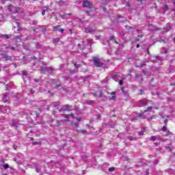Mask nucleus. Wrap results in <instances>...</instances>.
I'll return each mask as SVG.
<instances>
[{"label": "nucleus", "mask_w": 175, "mask_h": 175, "mask_svg": "<svg viewBox=\"0 0 175 175\" xmlns=\"http://www.w3.org/2000/svg\"><path fill=\"white\" fill-rule=\"evenodd\" d=\"M92 61L94 62V66H96V68H102V66H103V62L100 61L99 56L93 57Z\"/></svg>", "instance_id": "f257e3e1"}, {"label": "nucleus", "mask_w": 175, "mask_h": 175, "mask_svg": "<svg viewBox=\"0 0 175 175\" xmlns=\"http://www.w3.org/2000/svg\"><path fill=\"white\" fill-rule=\"evenodd\" d=\"M53 72H54V68H53V67H42L41 68V73H43L44 75H51Z\"/></svg>", "instance_id": "f03ea898"}, {"label": "nucleus", "mask_w": 175, "mask_h": 175, "mask_svg": "<svg viewBox=\"0 0 175 175\" xmlns=\"http://www.w3.org/2000/svg\"><path fill=\"white\" fill-rule=\"evenodd\" d=\"M8 10L9 12H11V13H18L20 12L21 9L18 7L13 6V5H8Z\"/></svg>", "instance_id": "7ed1b4c3"}, {"label": "nucleus", "mask_w": 175, "mask_h": 175, "mask_svg": "<svg viewBox=\"0 0 175 175\" xmlns=\"http://www.w3.org/2000/svg\"><path fill=\"white\" fill-rule=\"evenodd\" d=\"M72 110H73V108L72 105H65L62 107L59 108V111H72Z\"/></svg>", "instance_id": "20e7f679"}, {"label": "nucleus", "mask_w": 175, "mask_h": 175, "mask_svg": "<svg viewBox=\"0 0 175 175\" xmlns=\"http://www.w3.org/2000/svg\"><path fill=\"white\" fill-rule=\"evenodd\" d=\"M83 8H88V9H94V5L87 0L83 2Z\"/></svg>", "instance_id": "39448f33"}, {"label": "nucleus", "mask_w": 175, "mask_h": 175, "mask_svg": "<svg viewBox=\"0 0 175 175\" xmlns=\"http://www.w3.org/2000/svg\"><path fill=\"white\" fill-rule=\"evenodd\" d=\"M86 33H95L96 29L92 27H88L85 28Z\"/></svg>", "instance_id": "423d86ee"}, {"label": "nucleus", "mask_w": 175, "mask_h": 175, "mask_svg": "<svg viewBox=\"0 0 175 175\" xmlns=\"http://www.w3.org/2000/svg\"><path fill=\"white\" fill-rule=\"evenodd\" d=\"M1 58L5 59V61H12V56H9L6 53L1 54Z\"/></svg>", "instance_id": "0eeeda50"}, {"label": "nucleus", "mask_w": 175, "mask_h": 175, "mask_svg": "<svg viewBox=\"0 0 175 175\" xmlns=\"http://www.w3.org/2000/svg\"><path fill=\"white\" fill-rule=\"evenodd\" d=\"M12 125V126L17 128V125H18V120L17 119L13 120Z\"/></svg>", "instance_id": "6e6552de"}, {"label": "nucleus", "mask_w": 175, "mask_h": 175, "mask_svg": "<svg viewBox=\"0 0 175 175\" xmlns=\"http://www.w3.org/2000/svg\"><path fill=\"white\" fill-rule=\"evenodd\" d=\"M107 125L111 128H114V126H116V123H114L113 121H109L107 122Z\"/></svg>", "instance_id": "1a4fd4ad"}, {"label": "nucleus", "mask_w": 175, "mask_h": 175, "mask_svg": "<svg viewBox=\"0 0 175 175\" xmlns=\"http://www.w3.org/2000/svg\"><path fill=\"white\" fill-rule=\"evenodd\" d=\"M139 106H147V101H146V100H139Z\"/></svg>", "instance_id": "9d476101"}, {"label": "nucleus", "mask_w": 175, "mask_h": 175, "mask_svg": "<svg viewBox=\"0 0 175 175\" xmlns=\"http://www.w3.org/2000/svg\"><path fill=\"white\" fill-rule=\"evenodd\" d=\"M5 49L8 50V49H10V50H12V51H16V48L12 45H8L5 47Z\"/></svg>", "instance_id": "9b49d317"}, {"label": "nucleus", "mask_w": 175, "mask_h": 175, "mask_svg": "<svg viewBox=\"0 0 175 175\" xmlns=\"http://www.w3.org/2000/svg\"><path fill=\"white\" fill-rule=\"evenodd\" d=\"M145 64H139V63H135V66L136 68H143V66H145Z\"/></svg>", "instance_id": "f8f14e48"}, {"label": "nucleus", "mask_w": 175, "mask_h": 175, "mask_svg": "<svg viewBox=\"0 0 175 175\" xmlns=\"http://www.w3.org/2000/svg\"><path fill=\"white\" fill-rule=\"evenodd\" d=\"M1 38H4V39H9L10 38H12V36H9L8 34L5 35H1Z\"/></svg>", "instance_id": "ddd939ff"}, {"label": "nucleus", "mask_w": 175, "mask_h": 175, "mask_svg": "<svg viewBox=\"0 0 175 175\" xmlns=\"http://www.w3.org/2000/svg\"><path fill=\"white\" fill-rule=\"evenodd\" d=\"M36 48L38 49H42L43 48V45L42 44L38 42L37 44H36Z\"/></svg>", "instance_id": "4468645a"}, {"label": "nucleus", "mask_w": 175, "mask_h": 175, "mask_svg": "<svg viewBox=\"0 0 175 175\" xmlns=\"http://www.w3.org/2000/svg\"><path fill=\"white\" fill-rule=\"evenodd\" d=\"M113 80H115V81H118V80H119V79H120V76H118V75H114V76L113 77Z\"/></svg>", "instance_id": "2eb2a0df"}, {"label": "nucleus", "mask_w": 175, "mask_h": 175, "mask_svg": "<svg viewBox=\"0 0 175 175\" xmlns=\"http://www.w3.org/2000/svg\"><path fill=\"white\" fill-rule=\"evenodd\" d=\"M139 117H140L142 120H146V117L144 116V113H139Z\"/></svg>", "instance_id": "dca6fc26"}, {"label": "nucleus", "mask_w": 175, "mask_h": 175, "mask_svg": "<svg viewBox=\"0 0 175 175\" xmlns=\"http://www.w3.org/2000/svg\"><path fill=\"white\" fill-rule=\"evenodd\" d=\"M158 139V136H151L150 137V140H152L153 142H155Z\"/></svg>", "instance_id": "f3484780"}, {"label": "nucleus", "mask_w": 175, "mask_h": 175, "mask_svg": "<svg viewBox=\"0 0 175 175\" xmlns=\"http://www.w3.org/2000/svg\"><path fill=\"white\" fill-rule=\"evenodd\" d=\"M94 100L87 101V104L90 105L91 106H92V105H94Z\"/></svg>", "instance_id": "a211bd4d"}, {"label": "nucleus", "mask_w": 175, "mask_h": 175, "mask_svg": "<svg viewBox=\"0 0 175 175\" xmlns=\"http://www.w3.org/2000/svg\"><path fill=\"white\" fill-rule=\"evenodd\" d=\"M110 40H114V43H116V44H118V42L114 40V37L113 36H111L110 38H109Z\"/></svg>", "instance_id": "6ab92c4d"}, {"label": "nucleus", "mask_w": 175, "mask_h": 175, "mask_svg": "<svg viewBox=\"0 0 175 175\" xmlns=\"http://www.w3.org/2000/svg\"><path fill=\"white\" fill-rule=\"evenodd\" d=\"M152 110V107H149L146 110L144 111V113H147V111H151Z\"/></svg>", "instance_id": "aec40b11"}, {"label": "nucleus", "mask_w": 175, "mask_h": 175, "mask_svg": "<svg viewBox=\"0 0 175 175\" xmlns=\"http://www.w3.org/2000/svg\"><path fill=\"white\" fill-rule=\"evenodd\" d=\"M62 116L64 118H69L70 117V115L69 114H63Z\"/></svg>", "instance_id": "412c9836"}, {"label": "nucleus", "mask_w": 175, "mask_h": 175, "mask_svg": "<svg viewBox=\"0 0 175 175\" xmlns=\"http://www.w3.org/2000/svg\"><path fill=\"white\" fill-rule=\"evenodd\" d=\"M47 10H49V8H46V10H44L42 12V16H44L46 14V12H47Z\"/></svg>", "instance_id": "4be33fe9"}, {"label": "nucleus", "mask_w": 175, "mask_h": 175, "mask_svg": "<svg viewBox=\"0 0 175 175\" xmlns=\"http://www.w3.org/2000/svg\"><path fill=\"white\" fill-rule=\"evenodd\" d=\"M54 31H59V25L53 27Z\"/></svg>", "instance_id": "5701e85b"}, {"label": "nucleus", "mask_w": 175, "mask_h": 175, "mask_svg": "<svg viewBox=\"0 0 175 175\" xmlns=\"http://www.w3.org/2000/svg\"><path fill=\"white\" fill-rule=\"evenodd\" d=\"M79 132H81V133H83V135H85V133H87V130H81L79 131Z\"/></svg>", "instance_id": "b1692460"}, {"label": "nucleus", "mask_w": 175, "mask_h": 175, "mask_svg": "<svg viewBox=\"0 0 175 175\" xmlns=\"http://www.w3.org/2000/svg\"><path fill=\"white\" fill-rule=\"evenodd\" d=\"M158 140H160V142H166V139L165 138H158Z\"/></svg>", "instance_id": "393cba45"}, {"label": "nucleus", "mask_w": 175, "mask_h": 175, "mask_svg": "<svg viewBox=\"0 0 175 175\" xmlns=\"http://www.w3.org/2000/svg\"><path fill=\"white\" fill-rule=\"evenodd\" d=\"M59 40V38H55L53 39V43H58Z\"/></svg>", "instance_id": "a878e982"}, {"label": "nucleus", "mask_w": 175, "mask_h": 175, "mask_svg": "<svg viewBox=\"0 0 175 175\" xmlns=\"http://www.w3.org/2000/svg\"><path fill=\"white\" fill-rule=\"evenodd\" d=\"M165 31L167 32L169 31H170V26H169V25H167V27L165 28Z\"/></svg>", "instance_id": "bb28decb"}, {"label": "nucleus", "mask_w": 175, "mask_h": 175, "mask_svg": "<svg viewBox=\"0 0 175 175\" xmlns=\"http://www.w3.org/2000/svg\"><path fill=\"white\" fill-rule=\"evenodd\" d=\"M115 169L116 168L114 167H110L109 168V172H114Z\"/></svg>", "instance_id": "cd10ccee"}, {"label": "nucleus", "mask_w": 175, "mask_h": 175, "mask_svg": "<svg viewBox=\"0 0 175 175\" xmlns=\"http://www.w3.org/2000/svg\"><path fill=\"white\" fill-rule=\"evenodd\" d=\"M143 94H144V91H143L142 90H140L138 94L139 95H143Z\"/></svg>", "instance_id": "c85d7f7f"}, {"label": "nucleus", "mask_w": 175, "mask_h": 175, "mask_svg": "<svg viewBox=\"0 0 175 175\" xmlns=\"http://www.w3.org/2000/svg\"><path fill=\"white\" fill-rule=\"evenodd\" d=\"M167 128H166V126H163V128L161 129V131H163V132H166V131H167Z\"/></svg>", "instance_id": "c756f323"}, {"label": "nucleus", "mask_w": 175, "mask_h": 175, "mask_svg": "<svg viewBox=\"0 0 175 175\" xmlns=\"http://www.w3.org/2000/svg\"><path fill=\"white\" fill-rule=\"evenodd\" d=\"M3 167H4V169H9V165L8 164H5L3 165Z\"/></svg>", "instance_id": "7c9ffc66"}, {"label": "nucleus", "mask_w": 175, "mask_h": 175, "mask_svg": "<svg viewBox=\"0 0 175 175\" xmlns=\"http://www.w3.org/2000/svg\"><path fill=\"white\" fill-rule=\"evenodd\" d=\"M36 172L37 173H39V172H40V169L39 167H36Z\"/></svg>", "instance_id": "2f4dec72"}, {"label": "nucleus", "mask_w": 175, "mask_h": 175, "mask_svg": "<svg viewBox=\"0 0 175 175\" xmlns=\"http://www.w3.org/2000/svg\"><path fill=\"white\" fill-rule=\"evenodd\" d=\"M110 100H116V96H112Z\"/></svg>", "instance_id": "473e14b6"}, {"label": "nucleus", "mask_w": 175, "mask_h": 175, "mask_svg": "<svg viewBox=\"0 0 175 175\" xmlns=\"http://www.w3.org/2000/svg\"><path fill=\"white\" fill-rule=\"evenodd\" d=\"M138 135H139V136H143V135H144V131H141V132H139V133H138Z\"/></svg>", "instance_id": "72a5a7b5"}, {"label": "nucleus", "mask_w": 175, "mask_h": 175, "mask_svg": "<svg viewBox=\"0 0 175 175\" xmlns=\"http://www.w3.org/2000/svg\"><path fill=\"white\" fill-rule=\"evenodd\" d=\"M75 68H80V65H78L77 63H74Z\"/></svg>", "instance_id": "f704fd0d"}, {"label": "nucleus", "mask_w": 175, "mask_h": 175, "mask_svg": "<svg viewBox=\"0 0 175 175\" xmlns=\"http://www.w3.org/2000/svg\"><path fill=\"white\" fill-rule=\"evenodd\" d=\"M55 125H56V126H59V125H60L59 121L57 120Z\"/></svg>", "instance_id": "c9c22d12"}, {"label": "nucleus", "mask_w": 175, "mask_h": 175, "mask_svg": "<svg viewBox=\"0 0 175 175\" xmlns=\"http://www.w3.org/2000/svg\"><path fill=\"white\" fill-rule=\"evenodd\" d=\"M65 31V29H60L59 30V32H61L62 33H64V31Z\"/></svg>", "instance_id": "e433bc0d"}, {"label": "nucleus", "mask_w": 175, "mask_h": 175, "mask_svg": "<svg viewBox=\"0 0 175 175\" xmlns=\"http://www.w3.org/2000/svg\"><path fill=\"white\" fill-rule=\"evenodd\" d=\"M168 121H169V120H167V119L164 120V124L166 125L167 124Z\"/></svg>", "instance_id": "4c0bfd02"}, {"label": "nucleus", "mask_w": 175, "mask_h": 175, "mask_svg": "<svg viewBox=\"0 0 175 175\" xmlns=\"http://www.w3.org/2000/svg\"><path fill=\"white\" fill-rule=\"evenodd\" d=\"M33 144L34 146H37V144H39V142H33Z\"/></svg>", "instance_id": "58836bf2"}, {"label": "nucleus", "mask_w": 175, "mask_h": 175, "mask_svg": "<svg viewBox=\"0 0 175 175\" xmlns=\"http://www.w3.org/2000/svg\"><path fill=\"white\" fill-rule=\"evenodd\" d=\"M59 87H61V84H59V85H56L55 86V88H58Z\"/></svg>", "instance_id": "ea45409f"}, {"label": "nucleus", "mask_w": 175, "mask_h": 175, "mask_svg": "<svg viewBox=\"0 0 175 175\" xmlns=\"http://www.w3.org/2000/svg\"><path fill=\"white\" fill-rule=\"evenodd\" d=\"M119 84H120V85H122V84H123L122 80H120V81H119Z\"/></svg>", "instance_id": "a19ab883"}, {"label": "nucleus", "mask_w": 175, "mask_h": 175, "mask_svg": "<svg viewBox=\"0 0 175 175\" xmlns=\"http://www.w3.org/2000/svg\"><path fill=\"white\" fill-rule=\"evenodd\" d=\"M57 106H59V103H55L54 105V107H57Z\"/></svg>", "instance_id": "79ce46f5"}, {"label": "nucleus", "mask_w": 175, "mask_h": 175, "mask_svg": "<svg viewBox=\"0 0 175 175\" xmlns=\"http://www.w3.org/2000/svg\"><path fill=\"white\" fill-rule=\"evenodd\" d=\"M13 148H14V150H17V146L14 145V146H13Z\"/></svg>", "instance_id": "37998d69"}, {"label": "nucleus", "mask_w": 175, "mask_h": 175, "mask_svg": "<svg viewBox=\"0 0 175 175\" xmlns=\"http://www.w3.org/2000/svg\"><path fill=\"white\" fill-rule=\"evenodd\" d=\"M70 72L71 73V75H73V73H75L74 70H70Z\"/></svg>", "instance_id": "c03bdc74"}, {"label": "nucleus", "mask_w": 175, "mask_h": 175, "mask_svg": "<svg viewBox=\"0 0 175 175\" xmlns=\"http://www.w3.org/2000/svg\"><path fill=\"white\" fill-rule=\"evenodd\" d=\"M127 139H129V140H132V136L127 137Z\"/></svg>", "instance_id": "a18cd8bd"}, {"label": "nucleus", "mask_w": 175, "mask_h": 175, "mask_svg": "<svg viewBox=\"0 0 175 175\" xmlns=\"http://www.w3.org/2000/svg\"><path fill=\"white\" fill-rule=\"evenodd\" d=\"M77 120L78 121V122H80V121H81V119L77 118Z\"/></svg>", "instance_id": "49530a36"}, {"label": "nucleus", "mask_w": 175, "mask_h": 175, "mask_svg": "<svg viewBox=\"0 0 175 175\" xmlns=\"http://www.w3.org/2000/svg\"><path fill=\"white\" fill-rule=\"evenodd\" d=\"M23 76H27L28 75V73L25 72L23 73Z\"/></svg>", "instance_id": "de8ad7c7"}, {"label": "nucleus", "mask_w": 175, "mask_h": 175, "mask_svg": "<svg viewBox=\"0 0 175 175\" xmlns=\"http://www.w3.org/2000/svg\"><path fill=\"white\" fill-rule=\"evenodd\" d=\"M68 116H70V117H75V115L73 113L68 114Z\"/></svg>", "instance_id": "09e8293b"}, {"label": "nucleus", "mask_w": 175, "mask_h": 175, "mask_svg": "<svg viewBox=\"0 0 175 175\" xmlns=\"http://www.w3.org/2000/svg\"><path fill=\"white\" fill-rule=\"evenodd\" d=\"M164 10H167V5H165V6Z\"/></svg>", "instance_id": "8fccbe9b"}, {"label": "nucleus", "mask_w": 175, "mask_h": 175, "mask_svg": "<svg viewBox=\"0 0 175 175\" xmlns=\"http://www.w3.org/2000/svg\"><path fill=\"white\" fill-rule=\"evenodd\" d=\"M60 17H62V18H65V15H60Z\"/></svg>", "instance_id": "3c124183"}, {"label": "nucleus", "mask_w": 175, "mask_h": 175, "mask_svg": "<svg viewBox=\"0 0 175 175\" xmlns=\"http://www.w3.org/2000/svg\"><path fill=\"white\" fill-rule=\"evenodd\" d=\"M154 118H155V116H151L150 117V120H154Z\"/></svg>", "instance_id": "603ef678"}, {"label": "nucleus", "mask_w": 175, "mask_h": 175, "mask_svg": "<svg viewBox=\"0 0 175 175\" xmlns=\"http://www.w3.org/2000/svg\"><path fill=\"white\" fill-rule=\"evenodd\" d=\"M139 47H140V44H137V49H139Z\"/></svg>", "instance_id": "864d4df0"}, {"label": "nucleus", "mask_w": 175, "mask_h": 175, "mask_svg": "<svg viewBox=\"0 0 175 175\" xmlns=\"http://www.w3.org/2000/svg\"><path fill=\"white\" fill-rule=\"evenodd\" d=\"M75 126H79V124L75 123Z\"/></svg>", "instance_id": "5fc2aeb1"}, {"label": "nucleus", "mask_w": 175, "mask_h": 175, "mask_svg": "<svg viewBox=\"0 0 175 175\" xmlns=\"http://www.w3.org/2000/svg\"><path fill=\"white\" fill-rule=\"evenodd\" d=\"M116 94V92H112L111 95H114Z\"/></svg>", "instance_id": "6e6d98bb"}, {"label": "nucleus", "mask_w": 175, "mask_h": 175, "mask_svg": "<svg viewBox=\"0 0 175 175\" xmlns=\"http://www.w3.org/2000/svg\"><path fill=\"white\" fill-rule=\"evenodd\" d=\"M148 54L150 55V50L148 49Z\"/></svg>", "instance_id": "4d7b16f0"}, {"label": "nucleus", "mask_w": 175, "mask_h": 175, "mask_svg": "<svg viewBox=\"0 0 175 175\" xmlns=\"http://www.w3.org/2000/svg\"><path fill=\"white\" fill-rule=\"evenodd\" d=\"M154 146H158V143H157V142H155V143H154Z\"/></svg>", "instance_id": "13d9d810"}, {"label": "nucleus", "mask_w": 175, "mask_h": 175, "mask_svg": "<svg viewBox=\"0 0 175 175\" xmlns=\"http://www.w3.org/2000/svg\"><path fill=\"white\" fill-rule=\"evenodd\" d=\"M136 77H137V79H139V75H136Z\"/></svg>", "instance_id": "bf43d9fd"}, {"label": "nucleus", "mask_w": 175, "mask_h": 175, "mask_svg": "<svg viewBox=\"0 0 175 175\" xmlns=\"http://www.w3.org/2000/svg\"><path fill=\"white\" fill-rule=\"evenodd\" d=\"M30 140H31V141L33 140V137H31Z\"/></svg>", "instance_id": "052dcab7"}, {"label": "nucleus", "mask_w": 175, "mask_h": 175, "mask_svg": "<svg viewBox=\"0 0 175 175\" xmlns=\"http://www.w3.org/2000/svg\"><path fill=\"white\" fill-rule=\"evenodd\" d=\"M139 2H143L144 0H138Z\"/></svg>", "instance_id": "680f3d73"}, {"label": "nucleus", "mask_w": 175, "mask_h": 175, "mask_svg": "<svg viewBox=\"0 0 175 175\" xmlns=\"http://www.w3.org/2000/svg\"><path fill=\"white\" fill-rule=\"evenodd\" d=\"M99 98H102V94H100Z\"/></svg>", "instance_id": "e2e57ef3"}, {"label": "nucleus", "mask_w": 175, "mask_h": 175, "mask_svg": "<svg viewBox=\"0 0 175 175\" xmlns=\"http://www.w3.org/2000/svg\"><path fill=\"white\" fill-rule=\"evenodd\" d=\"M80 46H81V44H78V46L80 47Z\"/></svg>", "instance_id": "0e129e2a"}, {"label": "nucleus", "mask_w": 175, "mask_h": 175, "mask_svg": "<svg viewBox=\"0 0 175 175\" xmlns=\"http://www.w3.org/2000/svg\"><path fill=\"white\" fill-rule=\"evenodd\" d=\"M86 13H90V11H86Z\"/></svg>", "instance_id": "69168bd1"}, {"label": "nucleus", "mask_w": 175, "mask_h": 175, "mask_svg": "<svg viewBox=\"0 0 175 175\" xmlns=\"http://www.w3.org/2000/svg\"><path fill=\"white\" fill-rule=\"evenodd\" d=\"M122 92H124V88L122 89Z\"/></svg>", "instance_id": "338daca9"}, {"label": "nucleus", "mask_w": 175, "mask_h": 175, "mask_svg": "<svg viewBox=\"0 0 175 175\" xmlns=\"http://www.w3.org/2000/svg\"><path fill=\"white\" fill-rule=\"evenodd\" d=\"M174 40L175 41V37L174 38Z\"/></svg>", "instance_id": "774afa93"}]
</instances>
